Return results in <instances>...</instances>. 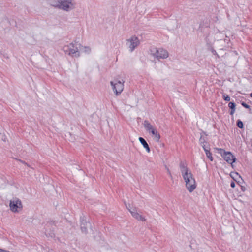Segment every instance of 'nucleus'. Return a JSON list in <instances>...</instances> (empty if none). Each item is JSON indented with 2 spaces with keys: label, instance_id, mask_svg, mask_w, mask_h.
Masks as SVG:
<instances>
[{
  "label": "nucleus",
  "instance_id": "nucleus-5",
  "mask_svg": "<svg viewBox=\"0 0 252 252\" xmlns=\"http://www.w3.org/2000/svg\"><path fill=\"white\" fill-rule=\"evenodd\" d=\"M152 55L158 59H166L168 56V52L163 48H154L151 50Z\"/></svg>",
  "mask_w": 252,
  "mask_h": 252
},
{
  "label": "nucleus",
  "instance_id": "nucleus-13",
  "mask_svg": "<svg viewBox=\"0 0 252 252\" xmlns=\"http://www.w3.org/2000/svg\"><path fill=\"white\" fill-rule=\"evenodd\" d=\"M205 152L207 158L212 161L213 160V157H212V153L210 152V149H205Z\"/></svg>",
  "mask_w": 252,
  "mask_h": 252
},
{
  "label": "nucleus",
  "instance_id": "nucleus-22",
  "mask_svg": "<svg viewBox=\"0 0 252 252\" xmlns=\"http://www.w3.org/2000/svg\"><path fill=\"white\" fill-rule=\"evenodd\" d=\"M203 149L205 150V149H209L210 148L209 147H206L205 144L201 145Z\"/></svg>",
  "mask_w": 252,
  "mask_h": 252
},
{
  "label": "nucleus",
  "instance_id": "nucleus-23",
  "mask_svg": "<svg viewBox=\"0 0 252 252\" xmlns=\"http://www.w3.org/2000/svg\"><path fill=\"white\" fill-rule=\"evenodd\" d=\"M212 52L213 53V54L216 55L217 56V57H218V58L220 57L218 55V54L217 53L216 51L215 50H213Z\"/></svg>",
  "mask_w": 252,
  "mask_h": 252
},
{
  "label": "nucleus",
  "instance_id": "nucleus-3",
  "mask_svg": "<svg viewBox=\"0 0 252 252\" xmlns=\"http://www.w3.org/2000/svg\"><path fill=\"white\" fill-rule=\"evenodd\" d=\"M51 4L55 7L63 10L64 11H70L75 7V3L72 1H52Z\"/></svg>",
  "mask_w": 252,
  "mask_h": 252
},
{
  "label": "nucleus",
  "instance_id": "nucleus-19",
  "mask_svg": "<svg viewBox=\"0 0 252 252\" xmlns=\"http://www.w3.org/2000/svg\"><path fill=\"white\" fill-rule=\"evenodd\" d=\"M223 99L227 101H229L230 100V97L226 94H225L223 95Z\"/></svg>",
  "mask_w": 252,
  "mask_h": 252
},
{
  "label": "nucleus",
  "instance_id": "nucleus-26",
  "mask_svg": "<svg viewBox=\"0 0 252 252\" xmlns=\"http://www.w3.org/2000/svg\"><path fill=\"white\" fill-rule=\"evenodd\" d=\"M235 110V109H231V111H230V114L231 115H233V114L234 113Z\"/></svg>",
  "mask_w": 252,
  "mask_h": 252
},
{
  "label": "nucleus",
  "instance_id": "nucleus-10",
  "mask_svg": "<svg viewBox=\"0 0 252 252\" xmlns=\"http://www.w3.org/2000/svg\"><path fill=\"white\" fill-rule=\"evenodd\" d=\"M150 133H151L153 136V139L157 142H159L160 139V135L159 133L157 131V130L155 128L152 131L149 132Z\"/></svg>",
  "mask_w": 252,
  "mask_h": 252
},
{
  "label": "nucleus",
  "instance_id": "nucleus-12",
  "mask_svg": "<svg viewBox=\"0 0 252 252\" xmlns=\"http://www.w3.org/2000/svg\"><path fill=\"white\" fill-rule=\"evenodd\" d=\"M139 140L141 143V144L143 146V147L146 149L147 152L149 153L150 151V149L146 140L142 137H139Z\"/></svg>",
  "mask_w": 252,
  "mask_h": 252
},
{
  "label": "nucleus",
  "instance_id": "nucleus-24",
  "mask_svg": "<svg viewBox=\"0 0 252 252\" xmlns=\"http://www.w3.org/2000/svg\"><path fill=\"white\" fill-rule=\"evenodd\" d=\"M230 186L231 188H234L235 187V184L234 182H232L230 184Z\"/></svg>",
  "mask_w": 252,
  "mask_h": 252
},
{
  "label": "nucleus",
  "instance_id": "nucleus-27",
  "mask_svg": "<svg viewBox=\"0 0 252 252\" xmlns=\"http://www.w3.org/2000/svg\"><path fill=\"white\" fill-rule=\"evenodd\" d=\"M19 160L21 162H22L23 164H25V165H28L27 163H26L25 161H22V160Z\"/></svg>",
  "mask_w": 252,
  "mask_h": 252
},
{
  "label": "nucleus",
  "instance_id": "nucleus-20",
  "mask_svg": "<svg viewBox=\"0 0 252 252\" xmlns=\"http://www.w3.org/2000/svg\"><path fill=\"white\" fill-rule=\"evenodd\" d=\"M165 168L167 170V173L169 175V177L171 178V179H172L173 177H172V175L171 174V173L169 169L168 168V167L167 166H165Z\"/></svg>",
  "mask_w": 252,
  "mask_h": 252
},
{
  "label": "nucleus",
  "instance_id": "nucleus-28",
  "mask_svg": "<svg viewBox=\"0 0 252 252\" xmlns=\"http://www.w3.org/2000/svg\"><path fill=\"white\" fill-rule=\"evenodd\" d=\"M250 96L252 97V93L250 94Z\"/></svg>",
  "mask_w": 252,
  "mask_h": 252
},
{
  "label": "nucleus",
  "instance_id": "nucleus-17",
  "mask_svg": "<svg viewBox=\"0 0 252 252\" xmlns=\"http://www.w3.org/2000/svg\"><path fill=\"white\" fill-rule=\"evenodd\" d=\"M241 105L244 107L245 108H247V109H249V111H250V113H251V108H250V106L248 105L247 104H246V103H245L244 102H241Z\"/></svg>",
  "mask_w": 252,
  "mask_h": 252
},
{
  "label": "nucleus",
  "instance_id": "nucleus-15",
  "mask_svg": "<svg viewBox=\"0 0 252 252\" xmlns=\"http://www.w3.org/2000/svg\"><path fill=\"white\" fill-rule=\"evenodd\" d=\"M199 142H200V145L205 144V143H206L205 137H203L202 135H201V136H200V138L199 139Z\"/></svg>",
  "mask_w": 252,
  "mask_h": 252
},
{
  "label": "nucleus",
  "instance_id": "nucleus-21",
  "mask_svg": "<svg viewBox=\"0 0 252 252\" xmlns=\"http://www.w3.org/2000/svg\"><path fill=\"white\" fill-rule=\"evenodd\" d=\"M85 49L84 52L89 53L91 51V49L89 47H83Z\"/></svg>",
  "mask_w": 252,
  "mask_h": 252
},
{
  "label": "nucleus",
  "instance_id": "nucleus-9",
  "mask_svg": "<svg viewBox=\"0 0 252 252\" xmlns=\"http://www.w3.org/2000/svg\"><path fill=\"white\" fill-rule=\"evenodd\" d=\"M128 210L131 213L132 217L134 218L135 219L142 221H145L146 220V219L145 218V217L142 216L137 212V209L136 208L128 209Z\"/></svg>",
  "mask_w": 252,
  "mask_h": 252
},
{
  "label": "nucleus",
  "instance_id": "nucleus-25",
  "mask_svg": "<svg viewBox=\"0 0 252 252\" xmlns=\"http://www.w3.org/2000/svg\"><path fill=\"white\" fill-rule=\"evenodd\" d=\"M0 252H10L8 251H7V250H4V249H0Z\"/></svg>",
  "mask_w": 252,
  "mask_h": 252
},
{
  "label": "nucleus",
  "instance_id": "nucleus-14",
  "mask_svg": "<svg viewBox=\"0 0 252 252\" xmlns=\"http://www.w3.org/2000/svg\"><path fill=\"white\" fill-rule=\"evenodd\" d=\"M87 227L85 226V224L82 221L81 224V229L82 231L85 233H86L87 231Z\"/></svg>",
  "mask_w": 252,
  "mask_h": 252
},
{
  "label": "nucleus",
  "instance_id": "nucleus-18",
  "mask_svg": "<svg viewBox=\"0 0 252 252\" xmlns=\"http://www.w3.org/2000/svg\"><path fill=\"white\" fill-rule=\"evenodd\" d=\"M235 104L234 102H230L228 104V106L231 109H235Z\"/></svg>",
  "mask_w": 252,
  "mask_h": 252
},
{
  "label": "nucleus",
  "instance_id": "nucleus-6",
  "mask_svg": "<svg viewBox=\"0 0 252 252\" xmlns=\"http://www.w3.org/2000/svg\"><path fill=\"white\" fill-rule=\"evenodd\" d=\"M9 207L13 212H18L22 209V204L21 200L17 198L10 201Z\"/></svg>",
  "mask_w": 252,
  "mask_h": 252
},
{
  "label": "nucleus",
  "instance_id": "nucleus-1",
  "mask_svg": "<svg viewBox=\"0 0 252 252\" xmlns=\"http://www.w3.org/2000/svg\"><path fill=\"white\" fill-rule=\"evenodd\" d=\"M179 167L185 182L186 187L189 192H192L196 188V183L193 175L189 168L188 167L186 162L181 161Z\"/></svg>",
  "mask_w": 252,
  "mask_h": 252
},
{
  "label": "nucleus",
  "instance_id": "nucleus-2",
  "mask_svg": "<svg viewBox=\"0 0 252 252\" xmlns=\"http://www.w3.org/2000/svg\"><path fill=\"white\" fill-rule=\"evenodd\" d=\"M80 47L82 46L77 42L71 43L69 45L64 46L63 50L65 54L71 57H78L80 56Z\"/></svg>",
  "mask_w": 252,
  "mask_h": 252
},
{
  "label": "nucleus",
  "instance_id": "nucleus-8",
  "mask_svg": "<svg viewBox=\"0 0 252 252\" xmlns=\"http://www.w3.org/2000/svg\"><path fill=\"white\" fill-rule=\"evenodd\" d=\"M129 43V48L130 52H133L134 49L140 44V41L136 36H132L129 39L126 40Z\"/></svg>",
  "mask_w": 252,
  "mask_h": 252
},
{
  "label": "nucleus",
  "instance_id": "nucleus-4",
  "mask_svg": "<svg viewBox=\"0 0 252 252\" xmlns=\"http://www.w3.org/2000/svg\"><path fill=\"white\" fill-rule=\"evenodd\" d=\"M216 149L228 163L232 164L235 162L236 158L230 152H226L221 148H216Z\"/></svg>",
  "mask_w": 252,
  "mask_h": 252
},
{
  "label": "nucleus",
  "instance_id": "nucleus-16",
  "mask_svg": "<svg viewBox=\"0 0 252 252\" xmlns=\"http://www.w3.org/2000/svg\"><path fill=\"white\" fill-rule=\"evenodd\" d=\"M237 126L240 128H243V123L240 120L237 121Z\"/></svg>",
  "mask_w": 252,
  "mask_h": 252
},
{
  "label": "nucleus",
  "instance_id": "nucleus-7",
  "mask_svg": "<svg viewBox=\"0 0 252 252\" xmlns=\"http://www.w3.org/2000/svg\"><path fill=\"white\" fill-rule=\"evenodd\" d=\"M124 81L121 82L119 80H116V82L111 81L110 83L112 86V89L116 95H119L121 93L124 89Z\"/></svg>",
  "mask_w": 252,
  "mask_h": 252
},
{
  "label": "nucleus",
  "instance_id": "nucleus-11",
  "mask_svg": "<svg viewBox=\"0 0 252 252\" xmlns=\"http://www.w3.org/2000/svg\"><path fill=\"white\" fill-rule=\"evenodd\" d=\"M143 126L145 129L149 132L155 129L153 126L149 122L148 120H145L144 121Z\"/></svg>",
  "mask_w": 252,
  "mask_h": 252
}]
</instances>
